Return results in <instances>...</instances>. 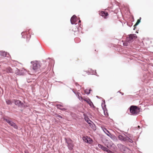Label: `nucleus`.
Returning <instances> with one entry per match:
<instances>
[{"instance_id": "obj_17", "label": "nucleus", "mask_w": 153, "mask_h": 153, "mask_svg": "<svg viewBox=\"0 0 153 153\" xmlns=\"http://www.w3.org/2000/svg\"><path fill=\"white\" fill-rule=\"evenodd\" d=\"M126 142H130L131 143H133V141L132 140V139H130V138H129V137H126Z\"/></svg>"}, {"instance_id": "obj_11", "label": "nucleus", "mask_w": 153, "mask_h": 153, "mask_svg": "<svg viewBox=\"0 0 153 153\" xmlns=\"http://www.w3.org/2000/svg\"><path fill=\"white\" fill-rule=\"evenodd\" d=\"M99 14L100 15L104 17L105 19H106V17L108 15V13L107 12L103 11L99 12Z\"/></svg>"}, {"instance_id": "obj_27", "label": "nucleus", "mask_w": 153, "mask_h": 153, "mask_svg": "<svg viewBox=\"0 0 153 153\" xmlns=\"http://www.w3.org/2000/svg\"><path fill=\"white\" fill-rule=\"evenodd\" d=\"M80 100H81V101H82V100H84V99H85V98H86L85 97H80Z\"/></svg>"}, {"instance_id": "obj_37", "label": "nucleus", "mask_w": 153, "mask_h": 153, "mask_svg": "<svg viewBox=\"0 0 153 153\" xmlns=\"http://www.w3.org/2000/svg\"><path fill=\"white\" fill-rule=\"evenodd\" d=\"M45 62H44V63H43V64H45Z\"/></svg>"}, {"instance_id": "obj_5", "label": "nucleus", "mask_w": 153, "mask_h": 153, "mask_svg": "<svg viewBox=\"0 0 153 153\" xmlns=\"http://www.w3.org/2000/svg\"><path fill=\"white\" fill-rule=\"evenodd\" d=\"M4 120L6 121L9 125L17 129L18 128V127L16 124L13 122L10 121L9 119H4Z\"/></svg>"}, {"instance_id": "obj_36", "label": "nucleus", "mask_w": 153, "mask_h": 153, "mask_svg": "<svg viewBox=\"0 0 153 153\" xmlns=\"http://www.w3.org/2000/svg\"><path fill=\"white\" fill-rule=\"evenodd\" d=\"M111 144H112V145H113V143H112V142H111Z\"/></svg>"}, {"instance_id": "obj_22", "label": "nucleus", "mask_w": 153, "mask_h": 153, "mask_svg": "<svg viewBox=\"0 0 153 153\" xmlns=\"http://www.w3.org/2000/svg\"><path fill=\"white\" fill-rule=\"evenodd\" d=\"M87 138H88V137H83V140L85 142L87 143Z\"/></svg>"}, {"instance_id": "obj_1", "label": "nucleus", "mask_w": 153, "mask_h": 153, "mask_svg": "<svg viewBox=\"0 0 153 153\" xmlns=\"http://www.w3.org/2000/svg\"><path fill=\"white\" fill-rule=\"evenodd\" d=\"M31 62L33 65V69L36 72H39L42 69L46 67V65L42 66V64H43L41 63L40 64L37 61L32 62Z\"/></svg>"}, {"instance_id": "obj_26", "label": "nucleus", "mask_w": 153, "mask_h": 153, "mask_svg": "<svg viewBox=\"0 0 153 153\" xmlns=\"http://www.w3.org/2000/svg\"><path fill=\"white\" fill-rule=\"evenodd\" d=\"M80 100H81V101H82V100H84V99H85V98H86L85 97H80Z\"/></svg>"}, {"instance_id": "obj_15", "label": "nucleus", "mask_w": 153, "mask_h": 153, "mask_svg": "<svg viewBox=\"0 0 153 153\" xmlns=\"http://www.w3.org/2000/svg\"><path fill=\"white\" fill-rule=\"evenodd\" d=\"M0 55L4 56H6L7 55V53L4 51H0Z\"/></svg>"}, {"instance_id": "obj_33", "label": "nucleus", "mask_w": 153, "mask_h": 153, "mask_svg": "<svg viewBox=\"0 0 153 153\" xmlns=\"http://www.w3.org/2000/svg\"><path fill=\"white\" fill-rule=\"evenodd\" d=\"M58 106H61V105H57Z\"/></svg>"}, {"instance_id": "obj_2", "label": "nucleus", "mask_w": 153, "mask_h": 153, "mask_svg": "<svg viewBox=\"0 0 153 153\" xmlns=\"http://www.w3.org/2000/svg\"><path fill=\"white\" fill-rule=\"evenodd\" d=\"M130 111L132 114L136 115L139 113L140 109L137 106L132 105L130 108Z\"/></svg>"}, {"instance_id": "obj_30", "label": "nucleus", "mask_w": 153, "mask_h": 153, "mask_svg": "<svg viewBox=\"0 0 153 153\" xmlns=\"http://www.w3.org/2000/svg\"><path fill=\"white\" fill-rule=\"evenodd\" d=\"M80 97L81 96H79V94L78 93V97L79 100H80Z\"/></svg>"}, {"instance_id": "obj_16", "label": "nucleus", "mask_w": 153, "mask_h": 153, "mask_svg": "<svg viewBox=\"0 0 153 153\" xmlns=\"http://www.w3.org/2000/svg\"><path fill=\"white\" fill-rule=\"evenodd\" d=\"M6 71L8 73H12L13 71L12 69L10 67L7 68Z\"/></svg>"}, {"instance_id": "obj_32", "label": "nucleus", "mask_w": 153, "mask_h": 153, "mask_svg": "<svg viewBox=\"0 0 153 153\" xmlns=\"http://www.w3.org/2000/svg\"><path fill=\"white\" fill-rule=\"evenodd\" d=\"M91 91V89H90L89 90V93H88V94H89L90 93V91Z\"/></svg>"}, {"instance_id": "obj_31", "label": "nucleus", "mask_w": 153, "mask_h": 153, "mask_svg": "<svg viewBox=\"0 0 153 153\" xmlns=\"http://www.w3.org/2000/svg\"><path fill=\"white\" fill-rule=\"evenodd\" d=\"M123 44L124 46H127V45L126 43H124Z\"/></svg>"}, {"instance_id": "obj_24", "label": "nucleus", "mask_w": 153, "mask_h": 153, "mask_svg": "<svg viewBox=\"0 0 153 153\" xmlns=\"http://www.w3.org/2000/svg\"><path fill=\"white\" fill-rule=\"evenodd\" d=\"M87 74V72L86 71H83L82 73V74L83 75L85 76V75Z\"/></svg>"}, {"instance_id": "obj_19", "label": "nucleus", "mask_w": 153, "mask_h": 153, "mask_svg": "<svg viewBox=\"0 0 153 153\" xmlns=\"http://www.w3.org/2000/svg\"><path fill=\"white\" fill-rule=\"evenodd\" d=\"M92 140L90 138L88 137V138H87V143H92Z\"/></svg>"}, {"instance_id": "obj_8", "label": "nucleus", "mask_w": 153, "mask_h": 153, "mask_svg": "<svg viewBox=\"0 0 153 153\" xmlns=\"http://www.w3.org/2000/svg\"><path fill=\"white\" fill-rule=\"evenodd\" d=\"M136 38V34H131L127 38V40L128 41H130L135 39Z\"/></svg>"}, {"instance_id": "obj_20", "label": "nucleus", "mask_w": 153, "mask_h": 153, "mask_svg": "<svg viewBox=\"0 0 153 153\" xmlns=\"http://www.w3.org/2000/svg\"><path fill=\"white\" fill-rule=\"evenodd\" d=\"M6 102L8 105H10L12 104L11 101L9 100H6Z\"/></svg>"}, {"instance_id": "obj_34", "label": "nucleus", "mask_w": 153, "mask_h": 153, "mask_svg": "<svg viewBox=\"0 0 153 153\" xmlns=\"http://www.w3.org/2000/svg\"><path fill=\"white\" fill-rule=\"evenodd\" d=\"M78 58H76V61H77V60H78Z\"/></svg>"}, {"instance_id": "obj_23", "label": "nucleus", "mask_w": 153, "mask_h": 153, "mask_svg": "<svg viewBox=\"0 0 153 153\" xmlns=\"http://www.w3.org/2000/svg\"><path fill=\"white\" fill-rule=\"evenodd\" d=\"M30 35H29L27 36V39L26 40L27 41H28L30 39Z\"/></svg>"}, {"instance_id": "obj_35", "label": "nucleus", "mask_w": 153, "mask_h": 153, "mask_svg": "<svg viewBox=\"0 0 153 153\" xmlns=\"http://www.w3.org/2000/svg\"><path fill=\"white\" fill-rule=\"evenodd\" d=\"M138 128H140V126H138Z\"/></svg>"}, {"instance_id": "obj_29", "label": "nucleus", "mask_w": 153, "mask_h": 153, "mask_svg": "<svg viewBox=\"0 0 153 153\" xmlns=\"http://www.w3.org/2000/svg\"><path fill=\"white\" fill-rule=\"evenodd\" d=\"M111 146H112V145H108L107 146V147L109 149H110L111 147Z\"/></svg>"}, {"instance_id": "obj_9", "label": "nucleus", "mask_w": 153, "mask_h": 153, "mask_svg": "<svg viewBox=\"0 0 153 153\" xmlns=\"http://www.w3.org/2000/svg\"><path fill=\"white\" fill-rule=\"evenodd\" d=\"M102 130L109 137L111 138L112 137V134H111L110 132L107 130L105 128H102Z\"/></svg>"}, {"instance_id": "obj_28", "label": "nucleus", "mask_w": 153, "mask_h": 153, "mask_svg": "<svg viewBox=\"0 0 153 153\" xmlns=\"http://www.w3.org/2000/svg\"><path fill=\"white\" fill-rule=\"evenodd\" d=\"M59 109L62 111H65L66 110V108H59Z\"/></svg>"}, {"instance_id": "obj_4", "label": "nucleus", "mask_w": 153, "mask_h": 153, "mask_svg": "<svg viewBox=\"0 0 153 153\" xmlns=\"http://www.w3.org/2000/svg\"><path fill=\"white\" fill-rule=\"evenodd\" d=\"M65 141L67 143V146L70 150H72L74 147V145L73 143V141L70 138L65 139Z\"/></svg>"}, {"instance_id": "obj_6", "label": "nucleus", "mask_w": 153, "mask_h": 153, "mask_svg": "<svg viewBox=\"0 0 153 153\" xmlns=\"http://www.w3.org/2000/svg\"><path fill=\"white\" fill-rule=\"evenodd\" d=\"M98 146L99 148L102 149L103 151L107 152L108 153H113L112 151L101 144H99Z\"/></svg>"}, {"instance_id": "obj_18", "label": "nucleus", "mask_w": 153, "mask_h": 153, "mask_svg": "<svg viewBox=\"0 0 153 153\" xmlns=\"http://www.w3.org/2000/svg\"><path fill=\"white\" fill-rule=\"evenodd\" d=\"M141 19V18L140 17L139 19H138L137 20V22L135 24L134 26V27L136 26L140 23V22Z\"/></svg>"}, {"instance_id": "obj_12", "label": "nucleus", "mask_w": 153, "mask_h": 153, "mask_svg": "<svg viewBox=\"0 0 153 153\" xmlns=\"http://www.w3.org/2000/svg\"><path fill=\"white\" fill-rule=\"evenodd\" d=\"M77 17L75 15L73 16L71 19V22L72 24H76Z\"/></svg>"}, {"instance_id": "obj_3", "label": "nucleus", "mask_w": 153, "mask_h": 153, "mask_svg": "<svg viewBox=\"0 0 153 153\" xmlns=\"http://www.w3.org/2000/svg\"><path fill=\"white\" fill-rule=\"evenodd\" d=\"M118 147L124 153H131V151L121 144H119Z\"/></svg>"}, {"instance_id": "obj_7", "label": "nucleus", "mask_w": 153, "mask_h": 153, "mask_svg": "<svg viewBox=\"0 0 153 153\" xmlns=\"http://www.w3.org/2000/svg\"><path fill=\"white\" fill-rule=\"evenodd\" d=\"M85 120L89 124V126L93 129H95V127L94 124L91 123V121L90 120L88 117H85Z\"/></svg>"}, {"instance_id": "obj_21", "label": "nucleus", "mask_w": 153, "mask_h": 153, "mask_svg": "<svg viewBox=\"0 0 153 153\" xmlns=\"http://www.w3.org/2000/svg\"><path fill=\"white\" fill-rule=\"evenodd\" d=\"M30 32H31V31H30V30H29L27 32L26 31V32H22V34L23 35H24V34H27L28 33V34H30Z\"/></svg>"}, {"instance_id": "obj_10", "label": "nucleus", "mask_w": 153, "mask_h": 153, "mask_svg": "<svg viewBox=\"0 0 153 153\" xmlns=\"http://www.w3.org/2000/svg\"><path fill=\"white\" fill-rule=\"evenodd\" d=\"M84 101L86 102L91 107L94 106L93 103L89 98H86L85 99H84Z\"/></svg>"}, {"instance_id": "obj_25", "label": "nucleus", "mask_w": 153, "mask_h": 153, "mask_svg": "<svg viewBox=\"0 0 153 153\" xmlns=\"http://www.w3.org/2000/svg\"><path fill=\"white\" fill-rule=\"evenodd\" d=\"M56 117H57V118L58 119H59V118H62V117L61 116H60L59 115H57L56 116Z\"/></svg>"}, {"instance_id": "obj_14", "label": "nucleus", "mask_w": 153, "mask_h": 153, "mask_svg": "<svg viewBox=\"0 0 153 153\" xmlns=\"http://www.w3.org/2000/svg\"><path fill=\"white\" fill-rule=\"evenodd\" d=\"M126 137L127 136H123L121 135H119L118 136V138L121 140L126 141Z\"/></svg>"}, {"instance_id": "obj_13", "label": "nucleus", "mask_w": 153, "mask_h": 153, "mask_svg": "<svg viewBox=\"0 0 153 153\" xmlns=\"http://www.w3.org/2000/svg\"><path fill=\"white\" fill-rule=\"evenodd\" d=\"M14 101L15 104L19 106H22L23 104L22 103L21 101L18 100H14Z\"/></svg>"}]
</instances>
